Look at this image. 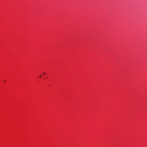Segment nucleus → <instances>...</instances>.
Segmentation results:
<instances>
[{
	"label": "nucleus",
	"mask_w": 147,
	"mask_h": 147,
	"mask_svg": "<svg viewBox=\"0 0 147 147\" xmlns=\"http://www.w3.org/2000/svg\"><path fill=\"white\" fill-rule=\"evenodd\" d=\"M42 77V76H40L39 77L40 78H41Z\"/></svg>",
	"instance_id": "nucleus-1"
},
{
	"label": "nucleus",
	"mask_w": 147,
	"mask_h": 147,
	"mask_svg": "<svg viewBox=\"0 0 147 147\" xmlns=\"http://www.w3.org/2000/svg\"><path fill=\"white\" fill-rule=\"evenodd\" d=\"M43 73L44 74V75H45V74H46V73Z\"/></svg>",
	"instance_id": "nucleus-2"
}]
</instances>
